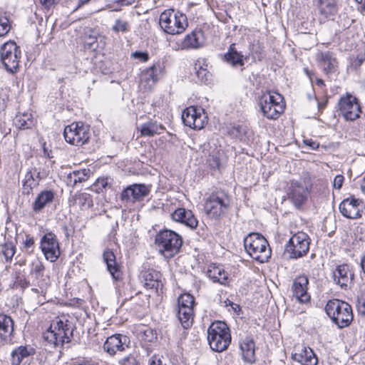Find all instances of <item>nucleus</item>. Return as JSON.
I'll list each match as a JSON object with an SVG mask.
<instances>
[{
    "instance_id": "nucleus-1",
    "label": "nucleus",
    "mask_w": 365,
    "mask_h": 365,
    "mask_svg": "<svg viewBox=\"0 0 365 365\" xmlns=\"http://www.w3.org/2000/svg\"><path fill=\"white\" fill-rule=\"evenodd\" d=\"M244 247L247 254L255 260L264 263L271 257V249L267 240L259 233L252 232L244 238Z\"/></svg>"
},
{
    "instance_id": "nucleus-5",
    "label": "nucleus",
    "mask_w": 365,
    "mask_h": 365,
    "mask_svg": "<svg viewBox=\"0 0 365 365\" xmlns=\"http://www.w3.org/2000/svg\"><path fill=\"white\" fill-rule=\"evenodd\" d=\"M325 311L339 328L348 327L353 319L351 307L344 301L329 300L325 307Z\"/></svg>"
},
{
    "instance_id": "nucleus-47",
    "label": "nucleus",
    "mask_w": 365,
    "mask_h": 365,
    "mask_svg": "<svg viewBox=\"0 0 365 365\" xmlns=\"http://www.w3.org/2000/svg\"><path fill=\"white\" fill-rule=\"evenodd\" d=\"M78 200L79 201V203H81V205H83V206L90 207L93 205L92 199L88 194H86V193L81 194L78 196Z\"/></svg>"
},
{
    "instance_id": "nucleus-43",
    "label": "nucleus",
    "mask_w": 365,
    "mask_h": 365,
    "mask_svg": "<svg viewBox=\"0 0 365 365\" xmlns=\"http://www.w3.org/2000/svg\"><path fill=\"white\" fill-rule=\"evenodd\" d=\"M11 29L9 21L6 17H0V37L6 36Z\"/></svg>"
},
{
    "instance_id": "nucleus-22",
    "label": "nucleus",
    "mask_w": 365,
    "mask_h": 365,
    "mask_svg": "<svg viewBox=\"0 0 365 365\" xmlns=\"http://www.w3.org/2000/svg\"><path fill=\"white\" fill-rule=\"evenodd\" d=\"M128 338L120 334H113L107 338L103 350L109 355L113 356L118 351H123L128 347Z\"/></svg>"
},
{
    "instance_id": "nucleus-48",
    "label": "nucleus",
    "mask_w": 365,
    "mask_h": 365,
    "mask_svg": "<svg viewBox=\"0 0 365 365\" xmlns=\"http://www.w3.org/2000/svg\"><path fill=\"white\" fill-rule=\"evenodd\" d=\"M208 63L207 60L205 58H199L196 61L195 63V72L202 71H207Z\"/></svg>"
},
{
    "instance_id": "nucleus-8",
    "label": "nucleus",
    "mask_w": 365,
    "mask_h": 365,
    "mask_svg": "<svg viewBox=\"0 0 365 365\" xmlns=\"http://www.w3.org/2000/svg\"><path fill=\"white\" fill-rule=\"evenodd\" d=\"M229 206V197L224 192H217L205 199L204 210L210 218L218 219L226 214Z\"/></svg>"
},
{
    "instance_id": "nucleus-56",
    "label": "nucleus",
    "mask_w": 365,
    "mask_h": 365,
    "mask_svg": "<svg viewBox=\"0 0 365 365\" xmlns=\"http://www.w3.org/2000/svg\"><path fill=\"white\" fill-rule=\"evenodd\" d=\"M148 365H166L160 358L153 356L150 359Z\"/></svg>"
},
{
    "instance_id": "nucleus-14",
    "label": "nucleus",
    "mask_w": 365,
    "mask_h": 365,
    "mask_svg": "<svg viewBox=\"0 0 365 365\" xmlns=\"http://www.w3.org/2000/svg\"><path fill=\"white\" fill-rule=\"evenodd\" d=\"M309 237L304 232L294 235L286 245V252L292 259H297L305 255L309 250Z\"/></svg>"
},
{
    "instance_id": "nucleus-38",
    "label": "nucleus",
    "mask_w": 365,
    "mask_h": 365,
    "mask_svg": "<svg viewBox=\"0 0 365 365\" xmlns=\"http://www.w3.org/2000/svg\"><path fill=\"white\" fill-rule=\"evenodd\" d=\"M164 130L163 125L152 120L142 124L140 127V135L143 137H152L160 134Z\"/></svg>"
},
{
    "instance_id": "nucleus-12",
    "label": "nucleus",
    "mask_w": 365,
    "mask_h": 365,
    "mask_svg": "<svg viewBox=\"0 0 365 365\" xmlns=\"http://www.w3.org/2000/svg\"><path fill=\"white\" fill-rule=\"evenodd\" d=\"M194 302V298L190 294H181L178 299L177 317L184 329H187L192 324Z\"/></svg>"
},
{
    "instance_id": "nucleus-42",
    "label": "nucleus",
    "mask_w": 365,
    "mask_h": 365,
    "mask_svg": "<svg viewBox=\"0 0 365 365\" xmlns=\"http://www.w3.org/2000/svg\"><path fill=\"white\" fill-rule=\"evenodd\" d=\"M112 30L115 33H126L130 30V25L128 21L118 19L113 25Z\"/></svg>"
},
{
    "instance_id": "nucleus-16",
    "label": "nucleus",
    "mask_w": 365,
    "mask_h": 365,
    "mask_svg": "<svg viewBox=\"0 0 365 365\" xmlns=\"http://www.w3.org/2000/svg\"><path fill=\"white\" fill-rule=\"evenodd\" d=\"M310 190L304 183L298 181H291L287 190L289 200L295 208L299 210L307 202Z\"/></svg>"
},
{
    "instance_id": "nucleus-28",
    "label": "nucleus",
    "mask_w": 365,
    "mask_h": 365,
    "mask_svg": "<svg viewBox=\"0 0 365 365\" xmlns=\"http://www.w3.org/2000/svg\"><path fill=\"white\" fill-rule=\"evenodd\" d=\"M320 14L328 20H334L339 10V0H318Z\"/></svg>"
},
{
    "instance_id": "nucleus-19",
    "label": "nucleus",
    "mask_w": 365,
    "mask_h": 365,
    "mask_svg": "<svg viewBox=\"0 0 365 365\" xmlns=\"http://www.w3.org/2000/svg\"><path fill=\"white\" fill-rule=\"evenodd\" d=\"M41 250L47 260L56 262L61 254L59 243L55 234L46 233L41 240Z\"/></svg>"
},
{
    "instance_id": "nucleus-46",
    "label": "nucleus",
    "mask_w": 365,
    "mask_h": 365,
    "mask_svg": "<svg viewBox=\"0 0 365 365\" xmlns=\"http://www.w3.org/2000/svg\"><path fill=\"white\" fill-rule=\"evenodd\" d=\"M34 238L30 235H26V239L23 242L24 249L28 253H31L33 252V247L34 245Z\"/></svg>"
},
{
    "instance_id": "nucleus-41",
    "label": "nucleus",
    "mask_w": 365,
    "mask_h": 365,
    "mask_svg": "<svg viewBox=\"0 0 365 365\" xmlns=\"http://www.w3.org/2000/svg\"><path fill=\"white\" fill-rule=\"evenodd\" d=\"M16 247L12 242H5L0 245V254L5 258L6 261H10L13 258Z\"/></svg>"
},
{
    "instance_id": "nucleus-9",
    "label": "nucleus",
    "mask_w": 365,
    "mask_h": 365,
    "mask_svg": "<svg viewBox=\"0 0 365 365\" xmlns=\"http://www.w3.org/2000/svg\"><path fill=\"white\" fill-rule=\"evenodd\" d=\"M21 56V49L14 41H9L1 46L0 60L8 72H17Z\"/></svg>"
},
{
    "instance_id": "nucleus-20",
    "label": "nucleus",
    "mask_w": 365,
    "mask_h": 365,
    "mask_svg": "<svg viewBox=\"0 0 365 365\" xmlns=\"http://www.w3.org/2000/svg\"><path fill=\"white\" fill-rule=\"evenodd\" d=\"M309 279L304 276L296 277L292 283V296L301 304H307L310 301V295L307 292Z\"/></svg>"
},
{
    "instance_id": "nucleus-39",
    "label": "nucleus",
    "mask_w": 365,
    "mask_h": 365,
    "mask_svg": "<svg viewBox=\"0 0 365 365\" xmlns=\"http://www.w3.org/2000/svg\"><path fill=\"white\" fill-rule=\"evenodd\" d=\"M15 126L21 130L32 128L34 125V120L31 113L24 112L18 113L14 119Z\"/></svg>"
},
{
    "instance_id": "nucleus-21",
    "label": "nucleus",
    "mask_w": 365,
    "mask_h": 365,
    "mask_svg": "<svg viewBox=\"0 0 365 365\" xmlns=\"http://www.w3.org/2000/svg\"><path fill=\"white\" fill-rule=\"evenodd\" d=\"M292 359L299 363L300 365H317L318 359L310 348L298 344L294 346Z\"/></svg>"
},
{
    "instance_id": "nucleus-10",
    "label": "nucleus",
    "mask_w": 365,
    "mask_h": 365,
    "mask_svg": "<svg viewBox=\"0 0 365 365\" xmlns=\"http://www.w3.org/2000/svg\"><path fill=\"white\" fill-rule=\"evenodd\" d=\"M66 141L73 145L81 146L86 143L90 138V129L81 122H73L64 128Z\"/></svg>"
},
{
    "instance_id": "nucleus-60",
    "label": "nucleus",
    "mask_w": 365,
    "mask_h": 365,
    "mask_svg": "<svg viewBox=\"0 0 365 365\" xmlns=\"http://www.w3.org/2000/svg\"><path fill=\"white\" fill-rule=\"evenodd\" d=\"M360 187H361V192L365 195V175L363 177V178L361 180Z\"/></svg>"
},
{
    "instance_id": "nucleus-30",
    "label": "nucleus",
    "mask_w": 365,
    "mask_h": 365,
    "mask_svg": "<svg viewBox=\"0 0 365 365\" xmlns=\"http://www.w3.org/2000/svg\"><path fill=\"white\" fill-rule=\"evenodd\" d=\"M206 274L215 283L225 285L228 283V274L221 265L211 264L208 266Z\"/></svg>"
},
{
    "instance_id": "nucleus-35",
    "label": "nucleus",
    "mask_w": 365,
    "mask_h": 365,
    "mask_svg": "<svg viewBox=\"0 0 365 365\" xmlns=\"http://www.w3.org/2000/svg\"><path fill=\"white\" fill-rule=\"evenodd\" d=\"M34 354L35 350L31 346H20L11 352V363L12 365H20L25 358Z\"/></svg>"
},
{
    "instance_id": "nucleus-29",
    "label": "nucleus",
    "mask_w": 365,
    "mask_h": 365,
    "mask_svg": "<svg viewBox=\"0 0 365 365\" xmlns=\"http://www.w3.org/2000/svg\"><path fill=\"white\" fill-rule=\"evenodd\" d=\"M161 274L154 269H147L141 273V280L147 289H158L163 286Z\"/></svg>"
},
{
    "instance_id": "nucleus-57",
    "label": "nucleus",
    "mask_w": 365,
    "mask_h": 365,
    "mask_svg": "<svg viewBox=\"0 0 365 365\" xmlns=\"http://www.w3.org/2000/svg\"><path fill=\"white\" fill-rule=\"evenodd\" d=\"M135 0H115L114 3L120 6H130L133 4Z\"/></svg>"
},
{
    "instance_id": "nucleus-51",
    "label": "nucleus",
    "mask_w": 365,
    "mask_h": 365,
    "mask_svg": "<svg viewBox=\"0 0 365 365\" xmlns=\"http://www.w3.org/2000/svg\"><path fill=\"white\" fill-rule=\"evenodd\" d=\"M131 58L139 59L142 62H146L149 58V56L147 52L135 51L131 53Z\"/></svg>"
},
{
    "instance_id": "nucleus-49",
    "label": "nucleus",
    "mask_w": 365,
    "mask_h": 365,
    "mask_svg": "<svg viewBox=\"0 0 365 365\" xmlns=\"http://www.w3.org/2000/svg\"><path fill=\"white\" fill-rule=\"evenodd\" d=\"M98 190L106 189L110 187V182L108 178H98L96 184Z\"/></svg>"
},
{
    "instance_id": "nucleus-59",
    "label": "nucleus",
    "mask_w": 365,
    "mask_h": 365,
    "mask_svg": "<svg viewBox=\"0 0 365 365\" xmlns=\"http://www.w3.org/2000/svg\"><path fill=\"white\" fill-rule=\"evenodd\" d=\"M55 1L56 0H40L41 4L46 8H49L51 5L53 4Z\"/></svg>"
},
{
    "instance_id": "nucleus-11",
    "label": "nucleus",
    "mask_w": 365,
    "mask_h": 365,
    "mask_svg": "<svg viewBox=\"0 0 365 365\" xmlns=\"http://www.w3.org/2000/svg\"><path fill=\"white\" fill-rule=\"evenodd\" d=\"M339 114L347 121H354L360 117L361 109L358 99L349 93L340 97L338 101Z\"/></svg>"
},
{
    "instance_id": "nucleus-55",
    "label": "nucleus",
    "mask_w": 365,
    "mask_h": 365,
    "mask_svg": "<svg viewBox=\"0 0 365 365\" xmlns=\"http://www.w3.org/2000/svg\"><path fill=\"white\" fill-rule=\"evenodd\" d=\"M143 334L145 336L144 339L148 341H152L153 340V339L155 338L153 330L150 328H146L143 331Z\"/></svg>"
},
{
    "instance_id": "nucleus-34",
    "label": "nucleus",
    "mask_w": 365,
    "mask_h": 365,
    "mask_svg": "<svg viewBox=\"0 0 365 365\" xmlns=\"http://www.w3.org/2000/svg\"><path fill=\"white\" fill-rule=\"evenodd\" d=\"M225 61L235 68H242L245 65V61L247 59V56H243L235 48V45L232 44L228 51L224 55Z\"/></svg>"
},
{
    "instance_id": "nucleus-62",
    "label": "nucleus",
    "mask_w": 365,
    "mask_h": 365,
    "mask_svg": "<svg viewBox=\"0 0 365 365\" xmlns=\"http://www.w3.org/2000/svg\"><path fill=\"white\" fill-rule=\"evenodd\" d=\"M327 100H325L324 102H318V107L319 109H323L325 108L327 105Z\"/></svg>"
},
{
    "instance_id": "nucleus-33",
    "label": "nucleus",
    "mask_w": 365,
    "mask_h": 365,
    "mask_svg": "<svg viewBox=\"0 0 365 365\" xmlns=\"http://www.w3.org/2000/svg\"><path fill=\"white\" fill-rule=\"evenodd\" d=\"M240 348L242 353V359L248 363L255 361V345L253 339L249 336H246L240 342Z\"/></svg>"
},
{
    "instance_id": "nucleus-18",
    "label": "nucleus",
    "mask_w": 365,
    "mask_h": 365,
    "mask_svg": "<svg viewBox=\"0 0 365 365\" xmlns=\"http://www.w3.org/2000/svg\"><path fill=\"white\" fill-rule=\"evenodd\" d=\"M205 37L201 29H195L187 34L182 40L173 44V48L175 51L197 49L204 46Z\"/></svg>"
},
{
    "instance_id": "nucleus-53",
    "label": "nucleus",
    "mask_w": 365,
    "mask_h": 365,
    "mask_svg": "<svg viewBox=\"0 0 365 365\" xmlns=\"http://www.w3.org/2000/svg\"><path fill=\"white\" fill-rule=\"evenodd\" d=\"M196 75L198 79L204 83H206L209 80L210 73L208 71H202L196 72Z\"/></svg>"
},
{
    "instance_id": "nucleus-2",
    "label": "nucleus",
    "mask_w": 365,
    "mask_h": 365,
    "mask_svg": "<svg viewBox=\"0 0 365 365\" xmlns=\"http://www.w3.org/2000/svg\"><path fill=\"white\" fill-rule=\"evenodd\" d=\"M71 336V324L63 317L55 318L43 334L44 340L53 346H62L64 343L69 342Z\"/></svg>"
},
{
    "instance_id": "nucleus-4",
    "label": "nucleus",
    "mask_w": 365,
    "mask_h": 365,
    "mask_svg": "<svg viewBox=\"0 0 365 365\" xmlns=\"http://www.w3.org/2000/svg\"><path fill=\"white\" fill-rule=\"evenodd\" d=\"M207 340L213 351L222 352L226 350L231 342L227 325L222 321L212 322L207 329Z\"/></svg>"
},
{
    "instance_id": "nucleus-52",
    "label": "nucleus",
    "mask_w": 365,
    "mask_h": 365,
    "mask_svg": "<svg viewBox=\"0 0 365 365\" xmlns=\"http://www.w3.org/2000/svg\"><path fill=\"white\" fill-rule=\"evenodd\" d=\"M120 364L121 365H138L137 360L132 355H129L122 359L120 361Z\"/></svg>"
},
{
    "instance_id": "nucleus-23",
    "label": "nucleus",
    "mask_w": 365,
    "mask_h": 365,
    "mask_svg": "<svg viewBox=\"0 0 365 365\" xmlns=\"http://www.w3.org/2000/svg\"><path fill=\"white\" fill-rule=\"evenodd\" d=\"M335 283L343 289H346L352 284L354 272L347 264H343L336 267L333 272Z\"/></svg>"
},
{
    "instance_id": "nucleus-32",
    "label": "nucleus",
    "mask_w": 365,
    "mask_h": 365,
    "mask_svg": "<svg viewBox=\"0 0 365 365\" xmlns=\"http://www.w3.org/2000/svg\"><path fill=\"white\" fill-rule=\"evenodd\" d=\"M40 172L34 168L28 170L22 180L23 193L29 195L39 185Z\"/></svg>"
},
{
    "instance_id": "nucleus-54",
    "label": "nucleus",
    "mask_w": 365,
    "mask_h": 365,
    "mask_svg": "<svg viewBox=\"0 0 365 365\" xmlns=\"http://www.w3.org/2000/svg\"><path fill=\"white\" fill-rule=\"evenodd\" d=\"M344 180V178L342 175H336L333 182L334 187L336 189H340L342 187L343 182Z\"/></svg>"
},
{
    "instance_id": "nucleus-6",
    "label": "nucleus",
    "mask_w": 365,
    "mask_h": 365,
    "mask_svg": "<svg viewBox=\"0 0 365 365\" xmlns=\"http://www.w3.org/2000/svg\"><path fill=\"white\" fill-rule=\"evenodd\" d=\"M159 24L165 33L172 35L180 34L187 28V19L184 14L168 9L160 14Z\"/></svg>"
},
{
    "instance_id": "nucleus-58",
    "label": "nucleus",
    "mask_w": 365,
    "mask_h": 365,
    "mask_svg": "<svg viewBox=\"0 0 365 365\" xmlns=\"http://www.w3.org/2000/svg\"><path fill=\"white\" fill-rule=\"evenodd\" d=\"M304 143L309 145L312 150H316L319 148V144L312 140H305Z\"/></svg>"
},
{
    "instance_id": "nucleus-17",
    "label": "nucleus",
    "mask_w": 365,
    "mask_h": 365,
    "mask_svg": "<svg viewBox=\"0 0 365 365\" xmlns=\"http://www.w3.org/2000/svg\"><path fill=\"white\" fill-rule=\"evenodd\" d=\"M339 208L344 217L349 219H358L362 216L365 210V204L362 200L350 196L339 204Z\"/></svg>"
},
{
    "instance_id": "nucleus-37",
    "label": "nucleus",
    "mask_w": 365,
    "mask_h": 365,
    "mask_svg": "<svg viewBox=\"0 0 365 365\" xmlns=\"http://www.w3.org/2000/svg\"><path fill=\"white\" fill-rule=\"evenodd\" d=\"M318 59L321 67L326 73H334L336 71L337 62L331 53L329 51L321 53Z\"/></svg>"
},
{
    "instance_id": "nucleus-61",
    "label": "nucleus",
    "mask_w": 365,
    "mask_h": 365,
    "mask_svg": "<svg viewBox=\"0 0 365 365\" xmlns=\"http://www.w3.org/2000/svg\"><path fill=\"white\" fill-rule=\"evenodd\" d=\"M360 265L363 272L365 274V255L361 258Z\"/></svg>"
},
{
    "instance_id": "nucleus-27",
    "label": "nucleus",
    "mask_w": 365,
    "mask_h": 365,
    "mask_svg": "<svg viewBox=\"0 0 365 365\" xmlns=\"http://www.w3.org/2000/svg\"><path fill=\"white\" fill-rule=\"evenodd\" d=\"M55 193L51 190L40 192L32 203V210L35 213L41 212L44 208L52 204Z\"/></svg>"
},
{
    "instance_id": "nucleus-25",
    "label": "nucleus",
    "mask_w": 365,
    "mask_h": 365,
    "mask_svg": "<svg viewBox=\"0 0 365 365\" xmlns=\"http://www.w3.org/2000/svg\"><path fill=\"white\" fill-rule=\"evenodd\" d=\"M14 322L6 314H0V343L9 344L12 341Z\"/></svg>"
},
{
    "instance_id": "nucleus-64",
    "label": "nucleus",
    "mask_w": 365,
    "mask_h": 365,
    "mask_svg": "<svg viewBox=\"0 0 365 365\" xmlns=\"http://www.w3.org/2000/svg\"><path fill=\"white\" fill-rule=\"evenodd\" d=\"M316 83L319 86H322L324 85V81L320 78H317Z\"/></svg>"
},
{
    "instance_id": "nucleus-36",
    "label": "nucleus",
    "mask_w": 365,
    "mask_h": 365,
    "mask_svg": "<svg viewBox=\"0 0 365 365\" xmlns=\"http://www.w3.org/2000/svg\"><path fill=\"white\" fill-rule=\"evenodd\" d=\"M90 174L89 169L73 170L67 175L66 182L68 186L74 187L78 183L86 181L90 177Z\"/></svg>"
},
{
    "instance_id": "nucleus-50",
    "label": "nucleus",
    "mask_w": 365,
    "mask_h": 365,
    "mask_svg": "<svg viewBox=\"0 0 365 365\" xmlns=\"http://www.w3.org/2000/svg\"><path fill=\"white\" fill-rule=\"evenodd\" d=\"M48 279H41L38 281L37 284L39 289L33 288L31 290L35 293H43L48 286Z\"/></svg>"
},
{
    "instance_id": "nucleus-15",
    "label": "nucleus",
    "mask_w": 365,
    "mask_h": 365,
    "mask_svg": "<svg viewBox=\"0 0 365 365\" xmlns=\"http://www.w3.org/2000/svg\"><path fill=\"white\" fill-rule=\"evenodd\" d=\"M182 120L185 125L201 130L207 123V115L202 108L190 106L182 111Z\"/></svg>"
},
{
    "instance_id": "nucleus-26",
    "label": "nucleus",
    "mask_w": 365,
    "mask_h": 365,
    "mask_svg": "<svg viewBox=\"0 0 365 365\" xmlns=\"http://www.w3.org/2000/svg\"><path fill=\"white\" fill-rule=\"evenodd\" d=\"M161 72L162 67L160 64H154L145 69L141 73L140 83L144 84L145 88L150 89L158 81Z\"/></svg>"
},
{
    "instance_id": "nucleus-31",
    "label": "nucleus",
    "mask_w": 365,
    "mask_h": 365,
    "mask_svg": "<svg viewBox=\"0 0 365 365\" xmlns=\"http://www.w3.org/2000/svg\"><path fill=\"white\" fill-rule=\"evenodd\" d=\"M103 258L106 264L107 269L110 272L113 279L118 281L121 279L122 273L119 265L116 262L115 256L113 251L106 250L103 254Z\"/></svg>"
},
{
    "instance_id": "nucleus-13",
    "label": "nucleus",
    "mask_w": 365,
    "mask_h": 365,
    "mask_svg": "<svg viewBox=\"0 0 365 365\" xmlns=\"http://www.w3.org/2000/svg\"><path fill=\"white\" fill-rule=\"evenodd\" d=\"M151 186L145 184H133L125 188L120 195V200L128 207L140 202L147 197L150 192Z\"/></svg>"
},
{
    "instance_id": "nucleus-45",
    "label": "nucleus",
    "mask_w": 365,
    "mask_h": 365,
    "mask_svg": "<svg viewBox=\"0 0 365 365\" xmlns=\"http://www.w3.org/2000/svg\"><path fill=\"white\" fill-rule=\"evenodd\" d=\"M85 48L95 51L98 47V43L96 36H89L84 41Z\"/></svg>"
},
{
    "instance_id": "nucleus-40",
    "label": "nucleus",
    "mask_w": 365,
    "mask_h": 365,
    "mask_svg": "<svg viewBox=\"0 0 365 365\" xmlns=\"http://www.w3.org/2000/svg\"><path fill=\"white\" fill-rule=\"evenodd\" d=\"M44 265L42 262H41L39 259H35L32 262L31 265V271L30 273L32 275H34L35 278L37 280H39L40 279H44L43 278V271H44Z\"/></svg>"
},
{
    "instance_id": "nucleus-44",
    "label": "nucleus",
    "mask_w": 365,
    "mask_h": 365,
    "mask_svg": "<svg viewBox=\"0 0 365 365\" xmlns=\"http://www.w3.org/2000/svg\"><path fill=\"white\" fill-rule=\"evenodd\" d=\"M356 307L358 312L365 316V292H361L359 296Z\"/></svg>"
},
{
    "instance_id": "nucleus-3",
    "label": "nucleus",
    "mask_w": 365,
    "mask_h": 365,
    "mask_svg": "<svg viewBox=\"0 0 365 365\" xmlns=\"http://www.w3.org/2000/svg\"><path fill=\"white\" fill-rule=\"evenodd\" d=\"M155 242L159 253L166 259L174 257L179 252L182 244L180 235L170 230H165L158 233Z\"/></svg>"
},
{
    "instance_id": "nucleus-63",
    "label": "nucleus",
    "mask_w": 365,
    "mask_h": 365,
    "mask_svg": "<svg viewBox=\"0 0 365 365\" xmlns=\"http://www.w3.org/2000/svg\"><path fill=\"white\" fill-rule=\"evenodd\" d=\"M43 153H44V155L48 158H53V156L51 155V152H48L45 147L43 148Z\"/></svg>"
},
{
    "instance_id": "nucleus-7",
    "label": "nucleus",
    "mask_w": 365,
    "mask_h": 365,
    "mask_svg": "<svg viewBox=\"0 0 365 365\" xmlns=\"http://www.w3.org/2000/svg\"><path fill=\"white\" fill-rule=\"evenodd\" d=\"M259 106L263 115L268 119H277L283 113V97L278 93L267 91L259 98Z\"/></svg>"
},
{
    "instance_id": "nucleus-24",
    "label": "nucleus",
    "mask_w": 365,
    "mask_h": 365,
    "mask_svg": "<svg viewBox=\"0 0 365 365\" xmlns=\"http://www.w3.org/2000/svg\"><path fill=\"white\" fill-rule=\"evenodd\" d=\"M171 217L173 220L180 222L192 230L198 225V220L190 210L178 207L172 213Z\"/></svg>"
}]
</instances>
